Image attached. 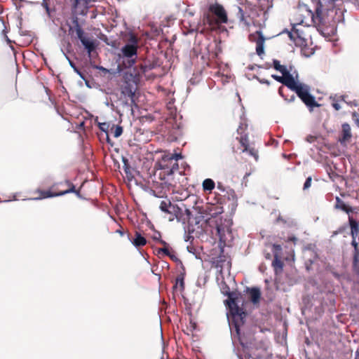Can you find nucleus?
I'll list each match as a JSON object with an SVG mask.
<instances>
[{
	"mask_svg": "<svg viewBox=\"0 0 359 359\" xmlns=\"http://www.w3.org/2000/svg\"><path fill=\"white\" fill-rule=\"evenodd\" d=\"M281 74H283L282 76L273 74L271 77L290 88L295 81L293 76L290 72Z\"/></svg>",
	"mask_w": 359,
	"mask_h": 359,
	"instance_id": "nucleus-12",
	"label": "nucleus"
},
{
	"mask_svg": "<svg viewBox=\"0 0 359 359\" xmlns=\"http://www.w3.org/2000/svg\"><path fill=\"white\" fill-rule=\"evenodd\" d=\"M168 257H169L172 260H177V259L176 256L171 252L170 253V255H168Z\"/></svg>",
	"mask_w": 359,
	"mask_h": 359,
	"instance_id": "nucleus-43",
	"label": "nucleus"
},
{
	"mask_svg": "<svg viewBox=\"0 0 359 359\" xmlns=\"http://www.w3.org/2000/svg\"><path fill=\"white\" fill-rule=\"evenodd\" d=\"M182 158L181 154H165L156 163V165L164 170L167 175H172L178 170V160Z\"/></svg>",
	"mask_w": 359,
	"mask_h": 359,
	"instance_id": "nucleus-6",
	"label": "nucleus"
},
{
	"mask_svg": "<svg viewBox=\"0 0 359 359\" xmlns=\"http://www.w3.org/2000/svg\"><path fill=\"white\" fill-rule=\"evenodd\" d=\"M116 233H119L121 236H123V234H124V232H123V229H122V228H121V227L119 229H117V230L116 231Z\"/></svg>",
	"mask_w": 359,
	"mask_h": 359,
	"instance_id": "nucleus-42",
	"label": "nucleus"
},
{
	"mask_svg": "<svg viewBox=\"0 0 359 359\" xmlns=\"http://www.w3.org/2000/svg\"><path fill=\"white\" fill-rule=\"evenodd\" d=\"M338 0H318V6L316 8V18H319L325 11H329L334 8V4Z\"/></svg>",
	"mask_w": 359,
	"mask_h": 359,
	"instance_id": "nucleus-11",
	"label": "nucleus"
},
{
	"mask_svg": "<svg viewBox=\"0 0 359 359\" xmlns=\"http://www.w3.org/2000/svg\"><path fill=\"white\" fill-rule=\"evenodd\" d=\"M315 106L318 107V106H319V104H318L317 102H316Z\"/></svg>",
	"mask_w": 359,
	"mask_h": 359,
	"instance_id": "nucleus-59",
	"label": "nucleus"
},
{
	"mask_svg": "<svg viewBox=\"0 0 359 359\" xmlns=\"http://www.w3.org/2000/svg\"><path fill=\"white\" fill-rule=\"evenodd\" d=\"M302 9H303V8H300V7H299V8H298V11H299V12H302Z\"/></svg>",
	"mask_w": 359,
	"mask_h": 359,
	"instance_id": "nucleus-56",
	"label": "nucleus"
},
{
	"mask_svg": "<svg viewBox=\"0 0 359 359\" xmlns=\"http://www.w3.org/2000/svg\"><path fill=\"white\" fill-rule=\"evenodd\" d=\"M332 105L336 110H339L341 109V106L337 101H334Z\"/></svg>",
	"mask_w": 359,
	"mask_h": 359,
	"instance_id": "nucleus-36",
	"label": "nucleus"
},
{
	"mask_svg": "<svg viewBox=\"0 0 359 359\" xmlns=\"http://www.w3.org/2000/svg\"><path fill=\"white\" fill-rule=\"evenodd\" d=\"M309 264H306V268L308 271L311 270L312 269V264H313V262L311 260H309Z\"/></svg>",
	"mask_w": 359,
	"mask_h": 359,
	"instance_id": "nucleus-40",
	"label": "nucleus"
},
{
	"mask_svg": "<svg viewBox=\"0 0 359 359\" xmlns=\"http://www.w3.org/2000/svg\"><path fill=\"white\" fill-rule=\"evenodd\" d=\"M123 133V128L120 126H116L114 130V136L115 137H118Z\"/></svg>",
	"mask_w": 359,
	"mask_h": 359,
	"instance_id": "nucleus-29",
	"label": "nucleus"
},
{
	"mask_svg": "<svg viewBox=\"0 0 359 359\" xmlns=\"http://www.w3.org/2000/svg\"><path fill=\"white\" fill-rule=\"evenodd\" d=\"M351 137L352 135L350 125L347 123H343L341 126V135L339 138V141L341 144H345L347 142H349Z\"/></svg>",
	"mask_w": 359,
	"mask_h": 359,
	"instance_id": "nucleus-13",
	"label": "nucleus"
},
{
	"mask_svg": "<svg viewBox=\"0 0 359 359\" xmlns=\"http://www.w3.org/2000/svg\"><path fill=\"white\" fill-rule=\"evenodd\" d=\"M358 208L357 207L353 208L350 205H348L344 212H346L349 217L352 216V213H358Z\"/></svg>",
	"mask_w": 359,
	"mask_h": 359,
	"instance_id": "nucleus-27",
	"label": "nucleus"
},
{
	"mask_svg": "<svg viewBox=\"0 0 359 359\" xmlns=\"http://www.w3.org/2000/svg\"><path fill=\"white\" fill-rule=\"evenodd\" d=\"M290 89L295 92L297 96L310 108L311 110L313 109L314 107V97L309 93L310 88L309 86L294 81Z\"/></svg>",
	"mask_w": 359,
	"mask_h": 359,
	"instance_id": "nucleus-7",
	"label": "nucleus"
},
{
	"mask_svg": "<svg viewBox=\"0 0 359 359\" xmlns=\"http://www.w3.org/2000/svg\"><path fill=\"white\" fill-rule=\"evenodd\" d=\"M348 224L351 229V236L358 237L359 235V222L355 219L353 216H349Z\"/></svg>",
	"mask_w": 359,
	"mask_h": 359,
	"instance_id": "nucleus-15",
	"label": "nucleus"
},
{
	"mask_svg": "<svg viewBox=\"0 0 359 359\" xmlns=\"http://www.w3.org/2000/svg\"><path fill=\"white\" fill-rule=\"evenodd\" d=\"M249 39L256 43V53L261 56L264 53L265 37L261 30H257L255 33L250 34Z\"/></svg>",
	"mask_w": 359,
	"mask_h": 359,
	"instance_id": "nucleus-10",
	"label": "nucleus"
},
{
	"mask_svg": "<svg viewBox=\"0 0 359 359\" xmlns=\"http://www.w3.org/2000/svg\"><path fill=\"white\" fill-rule=\"evenodd\" d=\"M135 238L132 241V243L135 247H142L147 244L146 238L143 237L138 231H135Z\"/></svg>",
	"mask_w": 359,
	"mask_h": 359,
	"instance_id": "nucleus-18",
	"label": "nucleus"
},
{
	"mask_svg": "<svg viewBox=\"0 0 359 359\" xmlns=\"http://www.w3.org/2000/svg\"><path fill=\"white\" fill-rule=\"evenodd\" d=\"M259 82L261 83H265V84H267V85H269V83H270V82L268 80L264 79H259Z\"/></svg>",
	"mask_w": 359,
	"mask_h": 359,
	"instance_id": "nucleus-41",
	"label": "nucleus"
},
{
	"mask_svg": "<svg viewBox=\"0 0 359 359\" xmlns=\"http://www.w3.org/2000/svg\"><path fill=\"white\" fill-rule=\"evenodd\" d=\"M302 52L306 57H309L314 53V48H310L309 46H303Z\"/></svg>",
	"mask_w": 359,
	"mask_h": 359,
	"instance_id": "nucleus-26",
	"label": "nucleus"
},
{
	"mask_svg": "<svg viewBox=\"0 0 359 359\" xmlns=\"http://www.w3.org/2000/svg\"><path fill=\"white\" fill-rule=\"evenodd\" d=\"M157 252H158V255H164L168 256V255H170V251L166 246V247L158 249Z\"/></svg>",
	"mask_w": 359,
	"mask_h": 359,
	"instance_id": "nucleus-28",
	"label": "nucleus"
},
{
	"mask_svg": "<svg viewBox=\"0 0 359 359\" xmlns=\"http://www.w3.org/2000/svg\"><path fill=\"white\" fill-rule=\"evenodd\" d=\"M304 19H305V17H304V18H303V19H301V20H299V24H302V23H304Z\"/></svg>",
	"mask_w": 359,
	"mask_h": 359,
	"instance_id": "nucleus-52",
	"label": "nucleus"
},
{
	"mask_svg": "<svg viewBox=\"0 0 359 359\" xmlns=\"http://www.w3.org/2000/svg\"><path fill=\"white\" fill-rule=\"evenodd\" d=\"M306 11L307 13V15H310L311 21L314 22V13L312 12L311 10H307V9H306Z\"/></svg>",
	"mask_w": 359,
	"mask_h": 359,
	"instance_id": "nucleus-37",
	"label": "nucleus"
},
{
	"mask_svg": "<svg viewBox=\"0 0 359 359\" xmlns=\"http://www.w3.org/2000/svg\"><path fill=\"white\" fill-rule=\"evenodd\" d=\"M224 294L228 296V299L224 301L225 305L228 307L231 318V324L235 328V332L240 339V327L245 323L246 312L243 308L239 307L237 302V294L230 291L228 286L222 289Z\"/></svg>",
	"mask_w": 359,
	"mask_h": 359,
	"instance_id": "nucleus-1",
	"label": "nucleus"
},
{
	"mask_svg": "<svg viewBox=\"0 0 359 359\" xmlns=\"http://www.w3.org/2000/svg\"><path fill=\"white\" fill-rule=\"evenodd\" d=\"M306 142L309 143H312L314 142V136L312 135H309L306 138Z\"/></svg>",
	"mask_w": 359,
	"mask_h": 359,
	"instance_id": "nucleus-38",
	"label": "nucleus"
},
{
	"mask_svg": "<svg viewBox=\"0 0 359 359\" xmlns=\"http://www.w3.org/2000/svg\"><path fill=\"white\" fill-rule=\"evenodd\" d=\"M353 118L357 126L359 127V114L356 112H353L352 114Z\"/></svg>",
	"mask_w": 359,
	"mask_h": 359,
	"instance_id": "nucleus-34",
	"label": "nucleus"
},
{
	"mask_svg": "<svg viewBox=\"0 0 359 359\" xmlns=\"http://www.w3.org/2000/svg\"><path fill=\"white\" fill-rule=\"evenodd\" d=\"M160 243H161L164 247L168 246V243H167L165 241L160 240Z\"/></svg>",
	"mask_w": 359,
	"mask_h": 359,
	"instance_id": "nucleus-47",
	"label": "nucleus"
},
{
	"mask_svg": "<svg viewBox=\"0 0 359 359\" xmlns=\"http://www.w3.org/2000/svg\"><path fill=\"white\" fill-rule=\"evenodd\" d=\"M123 163H124V165H123L124 170H125L126 173L128 175V174H129L130 172V165L128 164V161L126 158H123Z\"/></svg>",
	"mask_w": 359,
	"mask_h": 359,
	"instance_id": "nucleus-33",
	"label": "nucleus"
},
{
	"mask_svg": "<svg viewBox=\"0 0 359 359\" xmlns=\"http://www.w3.org/2000/svg\"><path fill=\"white\" fill-rule=\"evenodd\" d=\"M70 65H71V66H72V67H74V69H75L77 72H78V70H77V69H76V67H74V65L72 62H70Z\"/></svg>",
	"mask_w": 359,
	"mask_h": 359,
	"instance_id": "nucleus-53",
	"label": "nucleus"
},
{
	"mask_svg": "<svg viewBox=\"0 0 359 359\" xmlns=\"http://www.w3.org/2000/svg\"><path fill=\"white\" fill-rule=\"evenodd\" d=\"M159 208L162 212L170 214L172 216V217L169 218L170 221L173 220V215L175 211V206L172 204L170 200L167 199L165 201H162L160 203Z\"/></svg>",
	"mask_w": 359,
	"mask_h": 359,
	"instance_id": "nucleus-14",
	"label": "nucleus"
},
{
	"mask_svg": "<svg viewBox=\"0 0 359 359\" xmlns=\"http://www.w3.org/2000/svg\"><path fill=\"white\" fill-rule=\"evenodd\" d=\"M273 68L280 72V73H286V72H289V71L287 69V68L283 66V65H281L280 64V62L277 60H273Z\"/></svg>",
	"mask_w": 359,
	"mask_h": 359,
	"instance_id": "nucleus-23",
	"label": "nucleus"
},
{
	"mask_svg": "<svg viewBox=\"0 0 359 359\" xmlns=\"http://www.w3.org/2000/svg\"><path fill=\"white\" fill-rule=\"evenodd\" d=\"M278 93H279V94H280L281 96H283V88H282V87L279 88V89H278Z\"/></svg>",
	"mask_w": 359,
	"mask_h": 359,
	"instance_id": "nucleus-49",
	"label": "nucleus"
},
{
	"mask_svg": "<svg viewBox=\"0 0 359 359\" xmlns=\"http://www.w3.org/2000/svg\"><path fill=\"white\" fill-rule=\"evenodd\" d=\"M138 42V38L134 34L130 33L128 39V43L121 49L123 57L127 58L126 61L123 62L126 68H130L136 63Z\"/></svg>",
	"mask_w": 359,
	"mask_h": 359,
	"instance_id": "nucleus-3",
	"label": "nucleus"
},
{
	"mask_svg": "<svg viewBox=\"0 0 359 359\" xmlns=\"http://www.w3.org/2000/svg\"><path fill=\"white\" fill-rule=\"evenodd\" d=\"M137 89V82L134 80H125L121 85V100L125 106L130 107L133 111L134 106H137L135 97Z\"/></svg>",
	"mask_w": 359,
	"mask_h": 359,
	"instance_id": "nucleus-5",
	"label": "nucleus"
},
{
	"mask_svg": "<svg viewBox=\"0 0 359 359\" xmlns=\"http://www.w3.org/2000/svg\"><path fill=\"white\" fill-rule=\"evenodd\" d=\"M289 241H291L292 242H295L297 241V238L295 237H292L288 239Z\"/></svg>",
	"mask_w": 359,
	"mask_h": 359,
	"instance_id": "nucleus-50",
	"label": "nucleus"
},
{
	"mask_svg": "<svg viewBox=\"0 0 359 359\" xmlns=\"http://www.w3.org/2000/svg\"><path fill=\"white\" fill-rule=\"evenodd\" d=\"M217 189L221 190V191H224V190L222 184L221 183H219V182L217 184Z\"/></svg>",
	"mask_w": 359,
	"mask_h": 359,
	"instance_id": "nucleus-44",
	"label": "nucleus"
},
{
	"mask_svg": "<svg viewBox=\"0 0 359 359\" xmlns=\"http://www.w3.org/2000/svg\"><path fill=\"white\" fill-rule=\"evenodd\" d=\"M304 354H305V357L306 359H311L309 356V353H308V351L305 348L304 349Z\"/></svg>",
	"mask_w": 359,
	"mask_h": 359,
	"instance_id": "nucleus-45",
	"label": "nucleus"
},
{
	"mask_svg": "<svg viewBox=\"0 0 359 359\" xmlns=\"http://www.w3.org/2000/svg\"><path fill=\"white\" fill-rule=\"evenodd\" d=\"M178 284L180 285L181 290H184V275L183 274H180L179 276H177V277L176 278V283L174 287H176Z\"/></svg>",
	"mask_w": 359,
	"mask_h": 359,
	"instance_id": "nucleus-24",
	"label": "nucleus"
},
{
	"mask_svg": "<svg viewBox=\"0 0 359 359\" xmlns=\"http://www.w3.org/2000/svg\"><path fill=\"white\" fill-rule=\"evenodd\" d=\"M247 291L250 294V299L253 304L259 302L261 298V292L258 287L247 288Z\"/></svg>",
	"mask_w": 359,
	"mask_h": 359,
	"instance_id": "nucleus-16",
	"label": "nucleus"
},
{
	"mask_svg": "<svg viewBox=\"0 0 359 359\" xmlns=\"http://www.w3.org/2000/svg\"><path fill=\"white\" fill-rule=\"evenodd\" d=\"M289 36L290 38H292V34L291 33H289Z\"/></svg>",
	"mask_w": 359,
	"mask_h": 359,
	"instance_id": "nucleus-60",
	"label": "nucleus"
},
{
	"mask_svg": "<svg viewBox=\"0 0 359 359\" xmlns=\"http://www.w3.org/2000/svg\"><path fill=\"white\" fill-rule=\"evenodd\" d=\"M335 200L334 208L344 212L348 205H346L345 202L338 196L336 197Z\"/></svg>",
	"mask_w": 359,
	"mask_h": 359,
	"instance_id": "nucleus-21",
	"label": "nucleus"
},
{
	"mask_svg": "<svg viewBox=\"0 0 359 359\" xmlns=\"http://www.w3.org/2000/svg\"><path fill=\"white\" fill-rule=\"evenodd\" d=\"M69 193H75L79 196V191L76 190L75 186L69 181L65 180L62 182L53 184L48 190L36 189L34 191L37 196L33 198L34 200H41L48 198L63 196Z\"/></svg>",
	"mask_w": 359,
	"mask_h": 359,
	"instance_id": "nucleus-2",
	"label": "nucleus"
},
{
	"mask_svg": "<svg viewBox=\"0 0 359 359\" xmlns=\"http://www.w3.org/2000/svg\"><path fill=\"white\" fill-rule=\"evenodd\" d=\"M151 193L153 196L158 198H163L164 196H165V192H163V191H160L158 192H156V190H151Z\"/></svg>",
	"mask_w": 359,
	"mask_h": 359,
	"instance_id": "nucleus-32",
	"label": "nucleus"
},
{
	"mask_svg": "<svg viewBox=\"0 0 359 359\" xmlns=\"http://www.w3.org/2000/svg\"><path fill=\"white\" fill-rule=\"evenodd\" d=\"M74 24L75 25V29L77 37L81 41V43L84 46L85 48L87 50L88 56L90 57L92 53L95 49V43L92 41H89L84 36V32L81 27L77 18L74 19Z\"/></svg>",
	"mask_w": 359,
	"mask_h": 359,
	"instance_id": "nucleus-9",
	"label": "nucleus"
},
{
	"mask_svg": "<svg viewBox=\"0 0 359 359\" xmlns=\"http://www.w3.org/2000/svg\"><path fill=\"white\" fill-rule=\"evenodd\" d=\"M140 71H137L136 68L134 69V74L135 76H140L141 74L146 73L147 71L151 70L154 68V66L149 65H147L146 64H141L139 66Z\"/></svg>",
	"mask_w": 359,
	"mask_h": 359,
	"instance_id": "nucleus-19",
	"label": "nucleus"
},
{
	"mask_svg": "<svg viewBox=\"0 0 359 359\" xmlns=\"http://www.w3.org/2000/svg\"><path fill=\"white\" fill-rule=\"evenodd\" d=\"M281 251H282V247L280 245H279V244H273V255L276 254L280 255Z\"/></svg>",
	"mask_w": 359,
	"mask_h": 359,
	"instance_id": "nucleus-30",
	"label": "nucleus"
},
{
	"mask_svg": "<svg viewBox=\"0 0 359 359\" xmlns=\"http://www.w3.org/2000/svg\"><path fill=\"white\" fill-rule=\"evenodd\" d=\"M306 344H307V345H308V346H309V345H310V344H309V339H306Z\"/></svg>",
	"mask_w": 359,
	"mask_h": 359,
	"instance_id": "nucleus-55",
	"label": "nucleus"
},
{
	"mask_svg": "<svg viewBox=\"0 0 359 359\" xmlns=\"http://www.w3.org/2000/svg\"><path fill=\"white\" fill-rule=\"evenodd\" d=\"M208 11L216 17L214 19L210 13L204 15V23H207L211 28L213 29L220 24H225L228 22L227 13L222 5L218 3L211 4Z\"/></svg>",
	"mask_w": 359,
	"mask_h": 359,
	"instance_id": "nucleus-4",
	"label": "nucleus"
},
{
	"mask_svg": "<svg viewBox=\"0 0 359 359\" xmlns=\"http://www.w3.org/2000/svg\"><path fill=\"white\" fill-rule=\"evenodd\" d=\"M311 183H312V177L309 176L306 178V180L304 184L303 189L306 190L309 188H310L311 186Z\"/></svg>",
	"mask_w": 359,
	"mask_h": 359,
	"instance_id": "nucleus-31",
	"label": "nucleus"
},
{
	"mask_svg": "<svg viewBox=\"0 0 359 359\" xmlns=\"http://www.w3.org/2000/svg\"><path fill=\"white\" fill-rule=\"evenodd\" d=\"M351 245L353 247V255H359L358 243L356 241L357 237H351Z\"/></svg>",
	"mask_w": 359,
	"mask_h": 359,
	"instance_id": "nucleus-25",
	"label": "nucleus"
},
{
	"mask_svg": "<svg viewBox=\"0 0 359 359\" xmlns=\"http://www.w3.org/2000/svg\"><path fill=\"white\" fill-rule=\"evenodd\" d=\"M78 4V0H75V5Z\"/></svg>",
	"mask_w": 359,
	"mask_h": 359,
	"instance_id": "nucleus-58",
	"label": "nucleus"
},
{
	"mask_svg": "<svg viewBox=\"0 0 359 359\" xmlns=\"http://www.w3.org/2000/svg\"><path fill=\"white\" fill-rule=\"evenodd\" d=\"M238 12L241 14V17L243 18V15H244L243 11L241 7H238Z\"/></svg>",
	"mask_w": 359,
	"mask_h": 359,
	"instance_id": "nucleus-46",
	"label": "nucleus"
},
{
	"mask_svg": "<svg viewBox=\"0 0 359 359\" xmlns=\"http://www.w3.org/2000/svg\"><path fill=\"white\" fill-rule=\"evenodd\" d=\"M355 359H359V351H357L355 352Z\"/></svg>",
	"mask_w": 359,
	"mask_h": 359,
	"instance_id": "nucleus-51",
	"label": "nucleus"
},
{
	"mask_svg": "<svg viewBox=\"0 0 359 359\" xmlns=\"http://www.w3.org/2000/svg\"><path fill=\"white\" fill-rule=\"evenodd\" d=\"M247 125L241 124L237 132L241 135V137H237L236 140L239 142L241 145L243 147L242 152H248V154L253 156L254 158L257 161L259 158L258 150L255 147L249 146V140L247 134H243V131L246 129Z\"/></svg>",
	"mask_w": 359,
	"mask_h": 359,
	"instance_id": "nucleus-8",
	"label": "nucleus"
},
{
	"mask_svg": "<svg viewBox=\"0 0 359 359\" xmlns=\"http://www.w3.org/2000/svg\"><path fill=\"white\" fill-rule=\"evenodd\" d=\"M45 6H46V9L48 10V6L47 4H46Z\"/></svg>",
	"mask_w": 359,
	"mask_h": 359,
	"instance_id": "nucleus-57",
	"label": "nucleus"
},
{
	"mask_svg": "<svg viewBox=\"0 0 359 359\" xmlns=\"http://www.w3.org/2000/svg\"><path fill=\"white\" fill-rule=\"evenodd\" d=\"M70 65H71V66H72V67H74V69H75L77 72H78V70H77V69H76V67H74V65L72 62H70Z\"/></svg>",
	"mask_w": 359,
	"mask_h": 359,
	"instance_id": "nucleus-54",
	"label": "nucleus"
},
{
	"mask_svg": "<svg viewBox=\"0 0 359 359\" xmlns=\"http://www.w3.org/2000/svg\"><path fill=\"white\" fill-rule=\"evenodd\" d=\"M69 32L70 34H73V33H74L73 27L71 26L69 27Z\"/></svg>",
	"mask_w": 359,
	"mask_h": 359,
	"instance_id": "nucleus-48",
	"label": "nucleus"
},
{
	"mask_svg": "<svg viewBox=\"0 0 359 359\" xmlns=\"http://www.w3.org/2000/svg\"><path fill=\"white\" fill-rule=\"evenodd\" d=\"M344 227L339 228L337 230L333 231L332 236L333 237V236H336V235H337L339 233H342L344 231Z\"/></svg>",
	"mask_w": 359,
	"mask_h": 359,
	"instance_id": "nucleus-35",
	"label": "nucleus"
},
{
	"mask_svg": "<svg viewBox=\"0 0 359 359\" xmlns=\"http://www.w3.org/2000/svg\"><path fill=\"white\" fill-rule=\"evenodd\" d=\"M108 126L106 123H102L100 124V128L102 131H106L107 130Z\"/></svg>",
	"mask_w": 359,
	"mask_h": 359,
	"instance_id": "nucleus-39",
	"label": "nucleus"
},
{
	"mask_svg": "<svg viewBox=\"0 0 359 359\" xmlns=\"http://www.w3.org/2000/svg\"><path fill=\"white\" fill-rule=\"evenodd\" d=\"M283 262L280 259V257L278 255H274V259L272 262V266L273 267L275 273L277 274L280 273L283 269Z\"/></svg>",
	"mask_w": 359,
	"mask_h": 359,
	"instance_id": "nucleus-17",
	"label": "nucleus"
},
{
	"mask_svg": "<svg viewBox=\"0 0 359 359\" xmlns=\"http://www.w3.org/2000/svg\"><path fill=\"white\" fill-rule=\"evenodd\" d=\"M215 187V183L212 179H205L203 182V189L204 191L211 192Z\"/></svg>",
	"mask_w": 359,
	"mask_h": 359,
	"instance_id": "nucleus-20",
	"label": "nucleus"
},
{
	"mask_svg": "<svg viewBox=\"0 0 359 359\" xmlns=\"http://www.w3.org/2000/svg\"><path fill=\"white\" fill-rule=\"evenodd\" d=\"M353 269L359 276V255H353Z\"/></svg>",
	"mask_w": 359,
	"mask_h": 359,
	"instance_id": "nucleus-22",
	"label": "nucleus"
}]
</instances>
